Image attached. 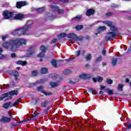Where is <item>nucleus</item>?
<instances>
[{"mask_svg":"<svg viewBox=\"0 0 131 131\" xmlns=\"http://www.w3.org/2000/svg\"><path fill=\"white\" fill-rule=\"evenodd\" d=\"M53 11H56L58 14H63L64 13V9H60L57 5H52L50 6Z\"/></svg>","mask_w":131,"mask_h":131,"instance_id":"nucleus-10","label":"nucleus"},{"mask_svg":"<svg viewBox=\"0 0 131 131\" xmlns=\"http://www.w3.org/2000/svg\"><path fill=\"white\" fill-rule=\"evenodd\" d=\"M123 86H124V85L122 84H119L118 85V90L119 91H122V89H123Z\"/></svg>","mask_w":131,"mask_h":131,"instance_id":"nucleus-34","label":"nucleus"},{"mask_svg":"<svg viewBox=\"0 0 131 131\" xmlns=\"http://www.w3.org/2000/svg\"><path fill=\"white\" fill-rule=\"evenodd\" d=\"M58 2H61L62 3H68L69 0H56V2L54 3V4L58 3Z\"/></svg>","mask_w":131,"mask_h":131,"instance_id":"nucleus-40","label":"nucleus"},{"mask_svg":"<svg viewBox=\"0 0 131 131\" xmlns=\"http://www.w3.org/2000/svg\"><path fill=\"white\" fill-rule=\"evenodd\" d=\"M10 105H11V102H7L3 105V108L8 109L10 107Z\"/></svg>","mask_w":131,"mask_h":131,"instance_id":"nucleus-27","label":"nucleus"},{"mask_svg":"<svg viewBox=\"0 0 131 131\" xmlns=\"http://www.w3.org/2000/svg\"><path fill=\"white\" fill-rule=\"evenodd\" d=\"M91 92H92V93H93V92H95V91H96V89H94V88H91L90 89Z\"/></svg>","mask_w":131,"mask_h":131,"instance_id":"nucleus-56","label":"nucleus"},{"mask_svg":"<svg viewBox=\"0 0 131 131\" xmlns=\"http://www.w3.org/2000/svg\"><path fill=\"white\" fill-rule=\"evenodd\" d=\"M32 25H33V21L32 20H28L24 27L26 28L28 31H29V29L32 28Z\"/></svg>","mask_w":131,"mask_h":131,"instance_id":"nucleus-11","label":"nucleus"},{"mask_svg":"<svg viewBox=\"0 0 131 131\" xmlns=\"http://www.w3.org/2000/svg\"><path fill=\"white\" fill-rule=\"evenodd\" d=\"M11 57L12 58H16V54L15 53L11 54Z\"/></svg>","mask_w":131,"mask_h":131,"instance_id":"nucleus-51","label":"nucleus"},{"mask_svg":"<svg viewBox=\"0 0 131 131\" xmlns=\"http://www.w3.org/2000/svg\"><path fill=\"white\" fill-rule=\"evenodd\" d=\"M102 53V55H103V56H106V49L105 48H103Z\"/></svg>","mask_w":131,"mask_h":131,"instance_id":"nucleus-42","label":"nucleus"},{"mask_svg":"<svg viewBox=\"0 0 131 131\" xmlns=\"http://www.w3.org/2000/svg\"><path fill=\"white\" fill-rule=\"evenodd\" d=\"M11 34L13 35L14 36H18V30L16 29L11 32Z\"/></svg>","mask_w":131,"mask_h":131,"instance_id":"nucleus-31","label":"nucleus"},{"mask_svg":"<svg viewBox=\"0 0 131 131\" xmlns=\"http://www.w3.org/2000/svg\"><path fill=\"white\" fill-rule=\"evenodd\" d=\"M11 118H8L7 117H3L0 120V122H4V123H7L8 122H10V121H11Z\"/></svg>","mask_w":131,"mask_h":131,"instance_id":"nucleus-15","label":"nucleus"},{"mask_svg":"<svg viewBox=\"0 0 131 131\" xmlns=\"http://www.w3.org/2000/svg\"><path fill=\"white\" fill-rule=\"evenodd\" d=\"M40 50L41 52L38 55V57L39 58H43V57H45V54L46 53V51H47V47L44 46H41Z\"/></svg>","mask_w":131,"mask_h":131,"instance_id":"nucleus-12","label":"nucleus"},{"mask_svg":"<svg viewBox=\"0 0 131 131\" xmlns=\"http://www.w3.org/2000/svg\"><path fill=\"white\" fill-rule=\"evenodd\" d=\"M16 64H17L18 65H21V66H25V65L27 64V61L19 60L16 61Z\"/></svg>","mask_w":131,"mask_h":131,"instance_id":"nucleus-20","label":"nucleus"},{"mask_svg":"<svg viewBox=\"0 0 131 131\" xmlns=\"http://www.w3.org/2000/svg\"><path fill=\"white\" fill-rule=\"evenodd\" d=\"M80 55V51L78 50L76 52L75 54V57H79V56Z\"/></svg>","mask_w":131,"mask_h":131,"instance_id":"nucleus-41","label":"nucleus"},{"mask_svg":"<svg viewBox=\"0 0 131 131\" xmlns=\"http://www.w3.org/2000/svg\"><path fill=\"white\" fill-rule=\"evenodd\" d=\"M3 48L5 49H8V50H13L15 48V45L14 43V40H10L9 42H5L3 44Z\"/></svg>","mask_w":131,"mask_h":131,"instance_id":"nucleus-6","label":"nucleus"},{"mask_svg":"<svg viewBox=\"0 0 131 131\" xmlns=\"http://www.w3.org/2000/svg\"><path fill=\"white\" fill-rule=\"evenodd\" d=\"M28 5L26 2H19L16 3V7L18 9H21L22 7L27 6Z\"/></svg>","mask_w":131,"mask_h":131,"instance_id":"nucleus-13","label":"nucleus"},{"mask_svg":"<svg viewBox=\"0 0 131 131\" xmlns=\"http://www.w3.org/2000/svg\"><path fill=\"white\" fill-rule=\"evenodd\" d=\"M3 15L4 19H10V18H12L13 20H22V19H24V15L21 13L14 15V12H11L8 10L4 11Z\"/></svg>","mask_w":131,"mask_h":131,"instance_id":"nucleus-1","label":"nucleus"},{"mask_svg":"<svg viewBox=\"0 0 131 131\" xmlns=\"http://www.w3.org/2000/svg\"><path fill=\"white\" fill-rule=\"evenodd\" d=\"M94 14H95V10L92 9H89L86 13V16H91L94 15Z\"/></svg>","mask_w":131,"mask_h":131,"instance_id":"nucleus-17","label":"nucleus"},{"mask_svg":"<svg viewBox=\"0 0 131 131\" xmlns=\"http://www.w3.org/2000/svg\"><path fill=\"white\" fill-rule=\"evenodd\" d=\"M5 58V55L0 54V60H2V59H4Z\"/></svg>","mask_w":131,"mask_h":131,"instance_id":"nucleus-50","label":"nucleus"},{"mask_svg":"<svg viewBox=\"0 0 131 131\" xmlns=\"http://www.w3.org/2000/svg\"><path fill=\"white\" fill-rule=\"evenodd\" d=\"M55 42H57V39H53L52 41H51V43H55Z\"/></svg>","mask_w":131,"mask_h":131,"instance_id":"nucleus-48","label":"nucleus"},{"mask_svg":"<svg viewBox=\"0 0 131 131\" xmlns=\"http://www.w3.org/2000/svg\"><path fill=\"white\" fill-rule=\"evenodd\" d=\"M102 60V56H100V57H98L97 58V61L98 62H100V61H101Z\"/></svg>","mask_w":131,"mask_h":131,"instance_id":"nucleus-49","label":"nucleus"},{"mask_svg":"<svg viewBox=\"0 0 131 131\" xmlns=\"http://www.w3.org/2000/svg\"><path fill=\"white\" fill-rule=\"evenodd\" d=\"M102 65H103V66H106V65H107V63H106V62H102Z\"/></svg>","mask_w":131,"mask_h":131,"instance_id":"nucleus-61","label":"nucleus"},{"mask_svg":"<svg viewBox=\"0 0 131 131\" xmlns=\"http://www.w3.org/2000/svg\"><path fill=\"white\" fill-rule=\"evenodd\" d=\"M112 15H113V13L112 12H107L105 14V16H107L108 17L112 16Z\"/></svg>","mask_w":131,"mask_h":131,"instance_id":"nucleus-44","label":"nucleus"},{"mask_svg":"<svg viewBox=\"0 0 131 131\" xmlns=\"http://www.w3.org/2000/svg\"><path fill=\"white\" fill-rule=\"evenodd\" d=\"M17 33L18 36H20V35H29L30 34V32L26 30V28L23 26L17 29Z\"/></svg>","mask_w":131,"mask_h":131,"instance_id":"nucleus-4","label":"nucleus"},{"mask_svg":"<svg viewBox=\"0 0 131 131\" xmlns=\"http://www.w3.org/2000/svg\"><path fill=\"white\" fill-rule=\"evenodd\" d=\"M11 125H12V126H14V127H15V126H17V125H15V124H14L13 123H11Z\"/></svg>","mask_w":131,"mask_h":131,"instance_id":"nucleus-62","label":"nucleus"},{"mask_svg":"<svg viewBox=\"0 0 131 131\" xmlns=\"http://www.w3.org/2000/svg\"><path fill=\"white\" fill-rule=\"evenodd\" d=\"M18 94V91L17 90H13L11 92H9L8 93H5L4 94L1 95L0 98V101L2 100H11L12 99V97L11 96H15Z\"/></svg>","mask_w":131,"mask_h":131,"instance_id":"nucleus-2","label":"nucleus"},{"mask_svg":"<svg viewBox=\"0 0 131 131\" xmlns=\"http://www.w3.org/2000/svg\"><path fill=\"white\" fill-rule=\"evenodd\" d=\"M14 48H18L20 46H25L27 42V40L24 38H17L13 40Z\"/></svg>","mask_w":131,"mask_h":131,"instance_id":"nucleus-3","label":"nucleus"},{"mask_svg":"<svg viewBox=\"0 0 131 131\" xmlns=\"http://www.w3.org/2000/svg\"><path fill=\"white\" fill-rule=\"evenodd\" d=\"M40 113L35 114V113H33L32 117H31L30 118V120H34L35 118H37L38 116H39Z\"/></svg>","mask_w":131,"mask_h":131,"instance_id":"nucleus-19","label":"nucleus"},{"mask_svg":"<svg viewBox=\"0 0 131 131\" xmlns=\"http://www.w3.org/2000/svg\"><path fill=\"white\" fill-rule=\"evenodd\" d=\"M23 122H24V121H17L16 123H22Z\"/></svg>","mask_w":131,"mask_h":131,"instance_id":"nucleus-60","label":"nucleus"},{"mask_svg":"<svg viewBox=\"0 0 131 131\" xmlns=\"http://www.w3.org/2000/svg\"><path fill=\"white\" fill-rule=\"evenodd\" d=\"M116 63H117V58L113 59L112 65H113V66H115V65H116Z\"/></svg>","mask_w":131,"mask_h":131,"instance_id":"nucleus-33","label":"nucleus"},{"mask_svg":"<svg viewBox=\"0 0 131 131\" xmlns=\"http://www.w3.org/2000/svg\"><path fill=\"white\" fill-rule=\"evenodd\" d=\"M125 82H129V80L128 79H126Z\"/></svg>","mask_w":131,"mask_h":131,"instance_id":"nucleus-63","label":"nucleus"},{"mask_svg":"<svg viewBox=\"0 0 131 131\" xmlns=\"http://www.w3.org/2000/svg\"><path fill=\"white\" fill-rule=\"evenodd\" d=\"M36 74H37V72H36V71H34L32 72V76H36Z\"/></svg>","mask_w":131,"mask_h":131,"instance_id":"nucleus-43","label":"nucleus"},{"mask_svg":"<svg viewBox=\"0 0 131 131\" xmlns=\"http://www.w3.org/2000/svg\"><path fill=\"white\" fill-rule=\"evenodd\" d=\"M85 67H86L87 68H88V67H90V65H89V64H85Z\"/></svg>","mask_w":131,"mask_h":131,"instance_id":"nucleus-64","label":"nucleus"},{"mask_svg":"<svg viewBox=\"0 0 131 131\" xmlns=\"http://www.w3.org/2000/svg\"><path fill=\"white\" fill-rule=\"evenodd\" d=\"M92 93L93 94V95H97V91L95 90V91L93 92H92Z\"/></svg>","mask_w":131,"mask_h":131,"instance_id":"nucleus-59","label":"nucleus"},{"mask_svg":"<svg viewBox=\"0 0 131 131\" xmlns=\"http://www.w3.org/2000/svg\"><path fill=\"white\" fill-rule=\"evenodd\" d=\"M37 90L39 91L40 92H41L45 95V96H50L51 95V93L50 92H47L43 90V87L42 86H40L37 88Z\"/></svg>","mask_w":131,"mask_h":131,"instance_id":"nucleus-14","label":"nucleus"},{"mask_svg":"<svg viewBox=\"0 0 131 131\" xmlns=\"http://www.w3.org/2000/svg\"><path fill=\"white\" fill-rule=\"evenodd\" d=\"M13 76L15 77V80H18V77L19 76V73L16 71H14L12 72Z\"/></svg>","mask_w":131,"mask_h":131,"instance_id":"nucleus-21","label":"nucleus"},{"mask_svg":"<svg viewBox=\"0 0 131 131\" xmlns=\"http://www.w3.org/2000/svg\"><path fill=\"white\" fill-rule=\"evenodd\" d=\"M105 89V86H103V85H100V90H104Z\"/></svg>","mask_w":131,"mask_h":131,"instance_id":"nucleus-55","label":"nucleus"},{"mask_svg":"<svg viewBox=\"0 0 131 131\" xmlns=\"http://www.w3.org/2000/svg\"><path fill=\"white\" fill-rule=\"evenodd\" d=\"M47 16H48V19L49 20H52L54 18V15L52 13H49Z\"/></svg>","mask_w":131,"mask_h":131,"instance_id":"nucleus-37","label":"nucleus"},{"mask_svg":"<svg viewBox=\"0 0 131 131\" xmlns=\"http://www.w3.org/2000/svg\"><path fill=\"white\" fill-rule=\"evenodd\" d=\"M60 84V81H58L57 82H51L50 85L51 88H56V86H58Z\"/></svg>","mask_w":131,"mask_h":131,"instance_id":"nucleus-18","label":"nucleus"},{"mask_svg":"<svg viewBox=\"0 0 131 131\" xmlns=\"http://www.w3.org/2000/svg\"><path fill=\"white\" fill-rule=\"evenodd\" d=\"M117 35H120V33L111 32L107 33V35L105 36L106 40H110V39H114Z\"/></svg>","mask_w":131,"mask_h":131,"instance_id":"nucleus-7","label":"nucleus"},{"mask_svg":"<svg viewBox=\"0 0 131 131\" xmlns=\"http://www.w3.org/2000/svg\"><path fill=\"white\" fill-rule=\"evenodd\" d=\"M68 38H71L74 40H76V41H80L82 40L83 37L81 36H78L76 34H74V33H70L67 35Z\"/></svg>","mask_w":131,"mask_h":131,"instance_id":"nucleus-5","label":"nucleus"},{"mask_svg":"<svg viewBox=\"0 0 131 131\" xmlns=\"http://www.w3.org/2000/svg\"><path fill=\"white\" fill-rule=\"evenodd\" d=\"M112 7H113V8H118V5H115V4H113V5H112Z\"/></svg>","mask_w":131,"mask_h":131,"instance_id":"nucleus-53","label":"nucleus"},{"mask_svg":"<svg viewBox=\"0 0 131 131\" xmlns=\"http://www.w3.org/2000/svg\"><path fill=\"white\" fill-rule=\"evenodd\" d=\"M102 23H104V24H106V25H107V26L110 28V29L111 30H112V31H116V30H117V27H115L113 25V23L111 21L105 20L103 21Z\"/></svg>","mask_w":131,"mask_h":131,"instance_id":"nucleus-8","label":"nucleus"},{"mask_svg":"<svg viewBox=\"0 0 131 131\" xmlns=\"http://www.w3.org/2000/svg\"><path fill=\"white\" fill-rule=\"evenodd\" d=\"M53 67H54L55 68L58 67V65H57V61H56L55 60L53 59L51 61Z\"/></svg>","mask_w":131,"mask_h":131,"instance_id":"nucleus-28","label":"nucleus"},{"mask_svg":"<svg viewBox=\"0 0 131 131\" xmlns=\"http://www.w3.org/2000/svg\"><path fill=\"white\" fill-rule=\"evenodd\" d=\"M8 35H4L2 36V40L3 41L6 40V39H7V38H8Z\"/></svg>","mask_w":131,"mask_h":131,"instance_id":"nucleus-45","label":"nucleus"},{"mask_svg":"<svg viewBox=\"0 0 131 131\" xmlns=\"http://www.w3.org/2000/svg\"><path fill=\"white\" fill-rule=\"evenodd\" d=\"M43 11H45V8L43 7L37 9V12H38V13H42Z\"/></svg>","mask_w":131,"mask_h":131,"instance_id":"nucleus-35","label":"nucleus"},{"mask_svg":"<svg viewBox=\"0 0 131 131\" xmlns=\"http://www.w3.org/2000/svg\"><path fill=\"white\" fill-rule=\"evenodd\" d=\"M41 82H43V79H41V80H37L36 82V83H41Z\"/></svg>","mask_w":131,"mask_h":131,"instance_id":"nucleus-46","label":"nucleus"},{"mask_svg":"<svg viewBox=\"0 0 131 131\" xmlns=\"http://www.w3.org/2000/svg\"><path fill=\"white\" fill-rule=\"evenodd\" d=\"M93 75L90 74L82 73L79 75V76L78 77L77 81H79L80 79H90Z\"/></svg>","mask_w":131,"mask_h":131,"instance_id":"nucleus-9","label":"nucleus"},{"mask_svg":"<svg viewBox=\"0 0 131 131\" xmlns=\"http://www.w3.org/2000/svg\"><path fill=\"white\" fill-rule=\"evenodd\" d=\"M82 25H78L76 27V30H81L82 29Z\"/></svg>","mask_w":131,"mask_h":131,"instance_id":"nucleus-38","label":"nucleus"},{"mask_svg":"<svg viewBox=\"0 0 131 131\" xmlns=\"http://www.w3.org/2000/svg\"><path fill=\"white\" fill-rule=\"evenodd\" d=\"M85 58L87 61H90V60H91V59H92V54H89L86 55Z\"/></svg>","mask_w":131,"mask_h":131,"instance_id":"nucleus-32","label":"nucleus"},{"mask_svg":"<svg viewBox=\"0 0 131 131\" xmlns=\"http://www.w3.org/2000/svg\"><path fill=\"white\" fill-rule=\"evenodd\" d=\"M71 72V71H70V70H65L63 71V73L64 75H67V74H69V73H70Z\"/></svg>","mask_w":131,"mask_h":131,"instance_id":"nucleus-36","label":"nucleus"},{"mask_svg":"<svg viewBox=\"0 0 131 131\" xmlns=\"http://www.w3.org/2000/svg\"><path fill=\"white\" fill-rule=\"evenodd\" d=\"M84 54H85V51L83 50L81 52V54L83 56V55H84Z\"/></svg>","mask_w":131,"mask_h":131,"instance_id":"nucleus-58","label":"nucleus"},{"mask_svg":"<svg viewBox=\"0 0 131 131\" xmlns=\"http://www.w3.org/2000/svg\"><path fill=\"white\" fill-rule=\"evenodd\" d=\"M67 35H68V34L62 33L58 35V37H59V38H63V37H67Z\"/></svg>","mask_w":131,"mask_h":131,"instance_id":"nucleus-24","label":"nucleus"},{"mask_svg":"<svg viewBox=\"0 0 131 131\" xmlns=\"http://www.w3.org/2000/svg\"><path fill=\"white\" fill-rule=\"evenodd\" d=\"M106 29V27L105 26H103L102 27H99V29L97 30L98 31V33H101V30H105Z\"/></svg>","mask_w":131,"mask_h":131,"instance_id":"nucleus-26","label":"nucleus"},{"mask_svg":"<svg viewBox=\"0 0 131 131\" xmlns=\"http://www.w3.org/2000/svg\"><path fill=\"white\" fill-rule=\"evenodd\" d=\"M99 94H100V95H101V96H103V95H104V92L102 91H100L99 92Z\"/></svg>","mask_w":131,"mask_h":131,"instance_id":"nucleus-54","label":"nucleus"},{"mask_svg":"<svg viewBox=\"0 0 131 131\" xmlns=\"http://www.w3.org/2000/svg\"><path fill=\"white\" fill-rule=\"evenodd\" d=\"M81 19V15L77 16L73 18L72 19L73 21H78V20H80Z\"/></svg>","mask_w":131,"mask_h":131,"instance_id":"nucleus-29","label":"nucleus"},{"mask_svg":"<svg viewBox=\"0 0 131 131\" xmlns=\"http://www.w3.org/2000/svg\"><path fill=\"white\" fill-rule=\"evenodd\" d=\"M106 82L107 83V84H112V83H113V80L108 79L107 80Z\"/></svg>","mask_w":131,"mask_h":131,"instance_id":"nucleus-39","label":"nucleus"},{"mask_svg":"<svg viewBox=\"0 0 131 131\" xmlns=\"http://www.w3.org/2000/svg\"><path fill=\"white\" fill-rule=\"evenodd\" d=\"M49 110H50V107H48L47 110L45 111V113H46V114H47V113H48Z\"/></svg>","mask_w":131,"mask_h":131,"instance_id":"nucleus-57","label":"nucleus"},{"mask_svg":"<svg viewBox=\"0 0 131 131\" xmlns=\"http://www.w3.org/2000/svg\"><path fill=\"white\" fill-rule=\"evenodd\" d=\"M20 102V100L19 99H17L14 103V106H15V105H17V104H19Z\"/></svg>","mask_w":131,"mask_h":131,"instance_id":"nucleus-47","label":"nucleus"},{"mask_svg":"<svg viewBox=\"0 0 131 131\" xmlns=\"http://www.w3.org/2000/svg\"><path fill=\"white\" fill-rule=\"evenodd\" d=\"M93 80L94 82H97V81H98V82H102L103 81V77L98 76L97 78H93Z\"/></svg>","mask_w":131,"mask_h":131,"instance_id":"nucleus-16","label":"nucleus"},{"mask_svg":"<svg viewBox=\"0 0 131 131\" xmlns=\"http://www.w3.org/2000/svg\"><path fill=\"white\" fill-rule=\"evenodd\" d=\"M41 72L43 74H47V73H48V69L42 68V69H41Z\"/></svg>","mask_w":131,"mask_h":131,"instance_id":"nucleus-25","label":"nucleus"},{"mask_svg":"<svg viewBox=\"0 0 131 131\" xmlns=\"http://www.w3.org/2000/svg\"><path fill=\"white\" fill-rule=\"evenodd\" d=\"M105 92L107 93L108 95H113V91L112 90H110L109 88L105 89Z\"/></svg>","mask_w":131,"mask_h":131,"instance_id":"nucleus-30","label":"nucleus"},{"mask_svg":"<svg viewBox=\"0 0 131 131\" xmlns=\"http://www.w3.org/2000/svg\"><path fill=\"white\" fill-rule=\"evenodd\" d=\"M48 105H49V101L45 100L44 102L41 103V107H44L45 108H46V107H47V106H48Z\"/></svg>","mask_w":131,"mask_h":131,"instance_id":"nucleus-23","label":"nucleus"},{"mask_svg":"<svg viewBox=\"0 0 131 131\" xmlns=\"http://www.w3.org/2000/svg\"><path fill=\"white\" fill-rule=\"evenodd\" d=\"M50 77L53 78V79H56V78H58L59 75H57L56 74H51L50 75Z\"/></svg>","mask_w":131,"mask_h":131,"instance_id":"nucleus-22","label":"nucleus"},{"mask_svg":"<svg viewBox=\"0 0 131 131\" xmlns=\"http://www.w3.org/2000/svg\"><path fill=\"white\" fill-rule=\"evenodd\" d=\"M32 48H31L29 49V52L30 53V55H32Z\"/></svg>","mask_w":131,"mask_h":131,"instance_id":"nucleus-52","label":"nucleus"}]
</instances>
